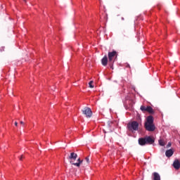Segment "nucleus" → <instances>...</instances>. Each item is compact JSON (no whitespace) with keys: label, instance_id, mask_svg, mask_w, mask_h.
I'll return each instance as SVG.
<instances>
[{"label":"nucleus","instance_id":"1","mask_svg":"<svg viewBox=\"0 0 180 180\" xmlns=\"http://www.w3.org/2000/svg\"><path fill=\"white\" fill-rule=\"evenodd\" d=\"M144 126L147 131H154V130H155V125L154 124V117L152 115H149L147 117Z\"/></svg>","mask_w":180,"mask_h":180},{"label":"nucleus","instance_id":"2","mask_svg":"<svg viewBox=\"0 0 180 180\" xmlns=\"http://www.w3.org/2000/svg\"><path fill=\"white\" fill-rule=\"evenodd\" d=\"M77 158H78V155L74 152L71 153L70 155L68 157L70 164H72V165H75V167H81V164H82L84 160H81V158H78V162L75 163L74 161H75Z\"/></svg>","mask_w":180,"mask_h":180},{"label":"nucleus","instance_id":"3","mask_svg":"<svg viewBox=\"0 0 180 180\" xmlns=\"http://www.w3.org/2000/svg\"><path fill=\"white\" fill-rule=\"evenodd\" d=\"M139 146H146V144H154L155 139L151 136H146L139 139Z\"/></svg>","mask_w":180,"mask_h":180},{"label":"nucleus","instance_id":"4","mask_svg":"<svg viewBox=\"0 0 180 180\" xmlns=\"http://www.w3.org/2000/svg\"><path fill=\"white\" fill-rule=\"evenodd\" d=\"M127 129L129 131H137L139 130V122L136 121L129 122L127 125Z\"/></svg>","mask_w":180,"mask_h":180},{"label":"nucleus","instance_id":"5","mask_svg":"<svg viewBox=\"0 0 180 180\" xmlns=\"http://www.w3.org/2000/svg\"><path fill=\"white\" fill-rule=\"evenodd\" d=\"M117 58V51H112V52H108V61L110 64H113L115 60Z\"/></svg>","mask_w":180,"mask_h":180},{"label":"nucleus","instance_id":"6","mask_svg":"<svg viewBox=\"0 0 180 180\" xmlns=\"http://www.w3.org/2000/svg\"><path fill=\"white\" fill-rule=\"evenodd\" d=\"M82 114L86 116V117L87 118L92 117V110H91V108L88 107H85L82 110Z\"/></svg>","mask_w":180,"mask_h":180},{"label":"nucleus","instance_id":"7","mask_svg":"<svg viewBox=\"0 0 180 180\" xmlns=\"http://www.w3.org/2000/svg\"><path fill=\"white\" fill-rule=\"evenodd\" d=\"M165 155L168 158H169V157H172V155H174V149H169L166 150Z\"/></svg>","mask_w":180,"mask_h":180},{"label":"nucleus","instance_id":"8","mask_svg":"<svg viewBox=\"0 0 180 180\" xmlns=\"http://www.w3.org/2000/svg\"><path fill=\"white\" fill-rule=\"evenodd\" d=\"M173 167L175 169H179V168H180V162H179V160H174V162L173 163Z\"/></svg>","mask_w":180,"mask_h":180},{"label":"nucleus","instance_id":"9","mask_svg":"<svg viewBox=\"0 0 180 180\" xmlns=\"http://www.w3.org/2000/svg\"><path fill=\"white\" fill-rule=\"evenodd\" d=\"M101 64L104 66L106 67L108 65V56H105L102 60H101Z\"/></svg>","mask_w":180,"mask_h":180},{"label":"nucleus","instance_id":"10","mask_svg":"<svg viewBox=\"0 0 180 180\" xmlns=\"http://www.w3.org/2000/svg\"><path fill=\"white\" fill-rule=\"evenodd\" d=\"M153 180H161V176L158 172L153 173Z\"/></svg>","mask_w":180,"mask_h":180},{"label":"nucleus","instance_id":"11","mask_svg":"<svg viewBox=\"0 0 180 180\" xmlns=\"http://www.w3.org/2000/svg\"><path fill=\"white\" fill-rule=\"evenodd\" d=\"M146 112H148V113H150V115H153L154 110L153 109V108L151 106H147Z\"/></svg>","mask_w":180,"mask_h":180},{"label":"nucleus","instance_id":"12","mask_svg":"<svg viewBox=\"0 0 180 180\" xmlns=\"http://www.w3.org/2000/svg\"><path fill=\"white\" fill-rule=\"evenodd\" d=\"M141 110L145 113V112H147V107L144 106V105H141Z\"/></svg>","mask_w":180,"mask_h":180},{"label":"nucleus","instance_id":"13","mask_svg":"<svg viewBox=\"0 0 180 180\" xmlns=\"http://www.w3.org/2000/svg\"><path fill=\"white\" fill-rule=\"evenodd\" d=\"M159 144H160V146H161L162 147H164V146H165V142L164 141V140L160 139V140H159Z\"/></svg>","mask_w":180,"mask_h":180},{"label":"nucleus","instance_id":"14","mask_svg":"<svg viewBox=\"0 0 180 180\" xmlns=\"http://www.w3.org/2000/svg\"><path fill=\"white\" fill-rule=\"evenodd\" d=\"M92 84H94V81H90L89 83V88H94V85Z\"/></svg>","mask_w":180,"mask_h":180},{"label":"nucleus","instance_id":"15","mask_svg":"<svg viewBox=\"0 0 180 180\" xmlns=\"http://www.w3.org/2000/svg\"><path fill=\"white\" fill-rule=\"evenodd\" d=\"M85 160H86V164H89V157H86L85 158Z\"/></svg>","mask_w":180,"mask_h":180},{"label":"nucleus","instance_id":"16","mask_svg":"<svg viewBox=\"0 0 180 180\" xmlns=\"http://www.w3.org/2000/svg\"><path fill=\"white\" fill-rule=\"evenodd\" d=\"M0 51H5V47L4 46L0 47Z\"/></svg>","mask_w":180,"mask_h":180},{"label":"nucleus","instance_id":"17","mask_svg":"<svg viewBox=\"0 0 180 180\" xmlns=\"http://www.w3.org/2000/svg\"><path fill=\"white\" fill-rule=\"evenodd\" d=\"M172 143L171 142H169L168 144L167 145V148H169V147H171Z\"/></svg>","mask_w":180,"mask_h":180},{"label":"nucleus","instance_id":"18","mask_svg":"<svg viewBox=\"0 0 180 180\" xmlns=\"http://www.w3.org/2000/svg\"><path fill=\"white\" fill-rule=\"evenodd\" d=\"M23 158H25V156L23 155H22L20 158V161H22V160H23Z\"/></svg>","mask_w":180,"mask_h":180},{"label":"nucleus","instance_id":"19","mask_svg":"<svg viewBox=\"0 0 180 180\" xmlns=\"http://www.w3.org/2000/svg\"><path fill=\"white\" fill-rule=\"evenodd\" d=\"M20 124H22V126H25V122H23V121H20Z\"/></svg>","mask_w":180,"mask_h":180},{"label":"nucleus","instance_id":"20","mask_svg":"<svg viewBox=\"0 0 180 180\" xmlns=\"http://www.w3.org/2000/svg\"><path fill=\"white\" fill-rule=\"evenodd\" d=\"M123 34H124V36H126V31L125 30L123 31Z\"/></svg>","mask_w":180,"mask_h":180},{"label":"nucleus","instance_id":"21","mask_svg":"<svg viewBox=\"0 0 180 180\" xmlns=\"http://www.w3.org/2000/svg\"><path fill=\"white\" fill-rule=\"evenodd\" d=\"M15 126H18V122H15Z\"/></svg>","mask_w":180,"mask_h":180},{"label":"nucleus","instance_id":"22","mask_svg":"<svg viewBox=\"0 0 180 180\" xmlns=\"http://www.w3.org/2000/svg\"><path fill=\"white\" fill-rule=\"evenodd\" d=\"M121 20H124V18L122 17Z\"/></svg>","mask_w":180,"mask_h":180},{"label":"nucleus","instance_id":"23","mask_svg":"<svg viewBox=\"0 0 180 180\" xmlns=\"http://www.w3.org/2000/svg\"><path fill=\"white\" fill-rule=\"evenodd\" d=\"M127 67H128L129 68H130V65H127Z\"/></svg>","mask_w":180,"mask_h":180}]
</instances>
